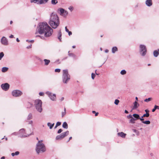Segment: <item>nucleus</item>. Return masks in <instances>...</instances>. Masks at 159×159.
Wrapping results in <instances>:
<instances>
[{"instance_id": "nucleus-1", "label": "nucleus", "mask_w": 159, "mask_h": 159, "mask_svg": "<svg viewBox=\"0 0 159 159\" xmlns=\"http://www.w3.org/2000/svg\"><path fill=\"white\" fill-rule=\"evenodd\" d=\"M37 30L39 34H44V36L46 37L50 36L53 32L52 29L46 22L39 23L37 28Z\"/></svg>"}, {"instance_id": "nucleus-2", "label": "nucleus", "mask_w": 159, "mask_h": 159, "mask_svg": "<svg viewBox=\"0 0 159 159\" xmlns=\"http://www.w3.org/2000/svg\"><path fill=\"white\" fill-rule=\"evenodd\" d=\"M48 23L52 28L55 29L57 28L59 25L60 21L57 14L53 13H51Z\"/></svg>"}, {"instance_id": "nucleus-3", "label": "nucleus", "mask_w": 159, "mask_h": 159, "mask_svg": "<svg viewBox=\"0 0 159 159\" xmlns=\"http://www.w3.org/2000/svg\"><path fill=\"white\" fill-rule=\"evenodd\" d=\"M42 140L39 141L36 144V151L38 154L41 152H43L46 150L45 145L42 143Z\"/></svg>"}, {"instance_id": "nucleus-4", "label": "nucleus", "mask_w": 159, "mask_h": 159, "mask_svg": "<svg viewBox=\"0 0 159 159\" xmlns=\"http://www.w3.org/2000/svg\"><path fill=\"white\" fill-rule=\"evenodd\" d=\"M70 75L68 73V70H63L62 80L63 83L67 84L70 79Z\"/></svg>"}, {"instance_id": "nucleus-5", "label": "nucleus", "mask_w": 159, "mask_h": 159, "mask_svg": "<svg viewBox=\"0 0 159 159\" xmlns=\"http://www.w3.org/2000/svg\"><path fill=\"white\" fill-rule=\"evenodd\" d=\"M34 106L37 110L39 112H41L43 110L42 101L40 99L36 100L34 101Z\"/></svg>"}, {"instance_id": "nucleus-6", "label": "nucleus", "mask_w": 159, "mask_h": 159, "mask_svg": "<svg viewBox=\"0 0 159 159\" xmlns=\"http://www.w3.org/2000/svg\"><path fill=\"white\" fill-rule=\"evenodd\" d=\"M139 52L141 55L143 56H145L147 52V48L146 46L143 44L139 46Z\"/></svg>"}, {"instance_id": "nucleus-7", "label": "nucleus", "mask_w": 159, "mask_h": 159, "mask_svg": "<svg viewBox=\"0 0 159 159\" xmlns=\"http://www.w3.org/2000/svg\"><path fill=\"white\" fill-rule=\"evenodd\" d=\"M69 132L67 131L66 132L62 133L61 134L57 135L56 138L57 140H60L62 139L69 134Z\"/></svg>"}, {"instance_id": "nucleus-8", "label": "nucleus", "mask_w": 159, "mask_h": 159, "mask_svg": "<svg viewBox=\"0 0 159 159\" xmlns=\"http://www.w3.org/2000/svg\"><path fill=\"white\" fill-rule=\"evenodd\" d=\"M45 93L48 95L51 100L52 101L56 100V97L55 94L52 93L51 92L49 91H47Z\"/></svg>"}, {"instance_id": "nucleus-9", "label": "nucleus", "mask_w": 159, "mask_h": 159, "mask_svg": "<svg viewBox=\"0 0 159 159\" xmlns=\"http://www.w3.org/2000/svg\"><path fill=\"white\" fill-rule=\"evenodd\" d=\"M11 94L13 96L17 97L20 96L22 93V92L19 90H15L12 92Z\"/></svg>"}, {"instance_id": "nucleus-10", "label": "nucleus", "mask_w": 159, "mask_h": 159, "mask_svg": "<svg viewBox=\"0 0 159 159\" xmlns=\"http://www.w3.org/2000/svg\"><path fill=\"white\" fill-rule=\"evenodd\" d=\"M25 134V130L24 129L22 128L20 129L19 132V137L20 138H25L29 136L31 134L28 135H25L24 134Z\"/></svg>"}, {"instance_id": "nucleus-11", "label": "nucleus", "mask_w": 159, "mask_h": 159, "mask_svg": "<svg viewBox=\"0 0 159 159\" xmlns=\"http://www.w3.org/2000/svg\"><path fill=\"white\" fill-rule=\"evenodd\" d=\"M1 87L3 90L7 91L9 89L10 85L8 83H5L2 84L1 85Z\"/></svg>"}, {"instance_id": "nucleus-12", "label": "nucleus", "mask_w": 159, "mask_h": 159, "mask_svg": "<svg viewBox=\"0 0 159 159\" xmlns=\"http://www.w3.org/2000/svg\"><path fill=\"white\" fill-rule=\"evenodd\" d=\"M1 42L2 44L4 45H8V41L7 39L4 36L2 37L1 38Z\"/></svg>"}, {"instance_id": "nucleus-13", "label": "nucleus", "mask_w": 159, "mask_h": 159, "mask_svg": "<svg viewBox=\"0 0 159 159\" xmlns=\"http://www.w3.org/2000/svg\"><path fill=\"white\" fill-rule=\"evenodd\" d=\"M146 5L148 7H150L152 5V0H146L145 2Z\"/></svg>"}, {"instance_id": "nucleus-14", "label": "nucleus", "mask_w": 159, "mask_h": 159, "mask_svg": "<svg viewBox=\"0 0 159 159\" xmlns=\"http://www.w3.org/2000/svg\"><path fill=\"white\" fill-rule=\"evenodd\" d=\"M134 106L132 109V110L136 109L139 106L136 101L134 102Z\"/></svg>"}, {"instance_id": "nucleus-15", "label": "nucleus", "mask_w": 159, "mask_h": 159, "mask_svg": "<svg viewBox=\"0 0 159 159\" xmlns=\"http://www.w3.org/2000/svg\"><path fill=\"white\" fill-rule=\"evenodd\" d=\"M118 136L121 137L122 138H125L126 135V134L123 132H119L117 134Z\"/></svg>"}, {"instance_id": "nucleus-16", "label": "nucleus", "mask_w": 159, "mask_h": 159, "mask_svg": "<svg viewBox=\"0 0 159 159\" xmlns=\"http://www.w3.org/2000/svg\"><path fill=\"white\" fill-rule=\"evenodd\" d=\"M153 55L155 57H157L159 55V49L154 50L153 53Z\"/></svg>"}, {"instance_id": "nucleus-17", "label": "nucleus", "mask_w": 159, "mask_h": 159, "mask_svg": "<svg viewBox=\"0 0 159 159\" xmlns=\"http://www.w3.org/2000/svg\"><path fill=\"white\" fill-rule=\"evenodd\" d=\"M61 30H60L58 34V39H59L60 42L61 41Z\"/></svg>"}, {"instance_id": "nucleus-18", "label": "nucleus", "mask_w": 159, "mask_h": 159, "mask_svg": "<svg viewBox=\"0 0 159 159\" xmlns=\"http://www.w3.org/2000/svg\"><path fill=\"white\" fill-rule=\"evenodd\" d=\"M133 116L134 118L135 119H136V120L140 119V116L139 114H134L133 115Z\"/></svg>"}, {"instance_id": "nucleus-19", "label": "nucleus", "mask_w": 159, "mask_h": 159, "mask_svg": "<svg viewBox=\"0 0 159 159\" xmlns=\"http://www.w3.org/2000/svg\"><path fill=\"white\" fill-rule=\"evenodd\" d=\"M33 106V104L30 102H28L26 104V107L27 108H31Z\"/></svg>"}, {"instance_id": "nucleus-20", "label": "nucleus", "mask_w": 159, "mask_h": 159, "mask_svg": "<svg viewBox=\"0 0 159 159\" xmlns=\"http://www.w3.org/2000/svg\"><path fill=\"white\" fill-rule=\"evenodd\" d=\"M54 125V123H53L52 124H51L50 122H48L47 123V125L49 127V129H51L52 128Z\"/></svg>"}, {"instance_id": "nucleus-21", "label": "nucleus", "mask_w": 159, "mask_h": 159, "mask_svg": "<svg viewBox=\"0 0 159 159\" xmlns=\"http://www.w3.org/2000/svg\"><path fill=\"white\" fill-rule=\"evenodd\" d=\"M62 126L64 128L66 129H67L68 127V124L66 122H63Z\"/></svg>"}, {"instance_id": "nucleus-22", "label": "nucleus", "mask_w": 159, "mask_h": 159, "mask_svg": "<svg viewBox=\"0 0 159 159\" xmlns=\"http://www.w3.org/2000/svg\"><path fill=\"white\" fill-rule=\"evenodd\" d=\"M43 61L45 62V64H44L45 65H46V66L48 65L50 62V60L47 59H44L43 60Z\"/></svg>"}, {"instance_id": "nucleus-23", "label": "nucleus", "mask_w": 159, "mask_h": 159, "mask_svg": "<svg viewBox=\"0 0 159 159\" xmlns=\"http://www.w3.org/2000/svg\"><path fill=\"white\" fill-rule=\"evenodd\" d=\"M117 51V48L116 46L113 47L112 48V52L113 53H114L116 52Z\"/></svg>"}, {"instance_id": "nucleus-24", "label": "nucleus", "mask_w": 159, "mask_h": 159, "mask_svg": "<svg viewBox=\"0 0 159 159\" xmlns=\"http://www.w3.org/2000/svg\"><path fill=\"white\" fill-rule=\"evenodd\" d=\"M48 0H39V4H42L47 2Z\"/></svg>"}, {"instance_id": "nucleus-25", "label": "nucleus", "mask_w": 159, "mask_h": 159, "mask_svg": "<svg viewBox=\"0 0 159 159\" xmlns=\"http://www.w3.org/2000/svg\"><path fill=\"white\" fill-rule=\"evenodd\" d=\"M8 70V68L7 67H4L2 68V72H5Z\"/></svg>"}, {"instance_id": "nucleus-26", "label": "nucleus", "mask_w": 159, "mask_h": 159, "mask_svg": "<svg viewBox=\"0 0 159 159\" xmlns=\"http://www.w3.org/2000/svg\"><path fill=\"white\" fill-rule=\"evenodd\" d=\"M30 2L39 4V0H30Z\"/></svg>"}, {"instance_id": "nucleus-27", "label": "nucleus", "mask_w": 159, "mask_h": 159, "mask_svg": "<svg viewBox=\"0 0 159 159\" xmlns=\"http://www.w3.org/2000/svg\"><path fill=\"white\" fill-rule=\"evenodd\" d=\"M65 31L66 32L68 33V34L69 36L71 35L72 34L71 32L69 30L67 29L66 26L65 27Z\"/></svg>"}, {"instance_id": "nucleus-28", "label": "nucleus", "mask_w": 159, "mask_h": 159, "mask_svg": "<svg viewBox=\"0 0 159 159\" xmlns=\"http://www.w3.org/2000/svg\"><path fill=\"white\" fill-rule=\"evenodd\" d=\"M136 120V119H135L133 117H132L129 120V123L134 124L135 123V120Z\"/></svg>"}, {"instance_id": "nucleus-29", "label": "nucleus", "mask_w": 159, "mask_h": 159, "mask_svg": "<svg viewBox=\"0 0 159 159\" xmlns=\"http://www.w3.org/2000/svg\"><path fill=\"white\" fill-rule=\"evenodd\" d=\"M20 152L18 151L16 152H15L12 153L11 155L12 157H14L15 155H18L19 154Z\"/></svg>"}, {"instance_id": "nucleus-30", "label": "nucleus", "mask_w": 159, "mask_h": 159, "mask_svg": "<svg viewBox=\"0 0 159 159\" xmlns=\"http://www.w3.org/2000/svg\"><path fill=\"white\" fill-rule=\"evenodd\" d=\"M32 118V115L31 113H30L28 115V116L27 119V120H29L30 119H31Z\"/></svg>"}, {"instance_id": "nucleus-31", "label": "nucleus", "mask_w": 159, "mask_h": 159, "mask_svg": "<svg viewBox=\"0 0 159 159\" xmlns=\"http://www.w3.org/2000/svg\"><path fill=\"white\" fill-rule=\"evenodd\" d=\"M66 114V109L65 107L64 108V111L62 112L61 113V116L62 117H63Z\"/></svg>"}, {"instance_id": "nucleus-32", "label": "nucleus", "mask_w": 159, "mask_h": 159, "mask_svg": "<svg viewBox=\"0 0 159 159\" xmlns=\"http://www.w3.org/2000/svg\"><path fill=\"white\" fill-rule=\"evenodd\" d=\"M142 122L145 124L149 125L150 123V121L149 120H146L145 121H142Z\"/></svg>"}, {"instance_id": "nucleus-33", "label": "nucleus", "mask_w": 159, "mask_h": 159, "mask_svg": "<svg viewBox=\"0 0 159 159\" xmlns=\"http://www.w3.org/2000/svg\"><path fill=\"white\" fill-rule=\"evenodd\" d=\"M60 15H62V14L64 13L65 10L64 9L61 8L60 9Z\"/></svg>"}, {"instance_id": "nucleus-34", "label": "nucleus", "mask_w": 159, "mask_h": 159, "mask_svg": "<svg viewBox=\"0 0 159 159\" xmlns=\"http://www.w3.org/2000/svg\"><path fill=\"white\" fill-rule=\"evenodd\" d=\"M126 73V71L125 70H123L120 71V73L122 75H124Z\"/></svg>"}, {"instance_id": "nucleus-35", "label": "nucleus", "mask_w": 159, "mask_h": 159, "mask_svg": "<svg viewBox=\"0 0 159 159\" xmlns=\"http://www.w3.org/2000/svg\"><path fill=\"white\" fill-rule=\"evenodd\" d=\"M70 51L68 52V55L70 57H74V58L75 57V55H74V54L72 53H69Z\"/></svg>"}, {"instance_id": "nucleus-36", "label": "nucleus", "mask_w": 159, "mask_h": 159, "mask_svg": "<svg viewBox=\"0 0 159 159\" xmlns=\"http://www.w3.org/2000/svg\"><path fill=\"white\" fill-rule=\"evenodd\" d=\"M58 2L57 0H52L51 3L52 4L55 5Z\"/></svg>"}, {"instance_id": "nucleus-37", "label": "nucleus", "mask_w": 159, "mask_h": 159, "mask_svg": "<svg viewBox=\"0 0 159 159\" xmlns=\"http://www.w3.org/2000/svg\"><path fill=\"white\" fill-rule=\"evenodd\" d=\"M26 121L28 123V124L31 125L32 126L33 123V121L32 120H26Z\"/></svg>"}, {"instance_id": "nucleus-38", "label": "nucleus", "mask_w": 159, "mask_h": 159, "mask_svg": "<svg viewBox=\"0 0 159 159\" xmlns=\"http://www.w3.org/2000/svg\"><path fill=\"white\" fill-rule=\"evenodd\" d=\"M152 98H146L144 100V101L146 102H148L151 100Z\"/></svg>"}, {"instance_id": "nucleus-39", "label": "nucleus", "mask_w": 159, "mask_h": 159, "mask_svg": "<svg viewBox=\"0 0 159 159\" xmlns=\"http://www.w3.org/2000/svg\"><path fill=\"white\" fill-rule=\"evenodd\" d=\"M158 108H159V107L158 106L155 105L154 106V108L152 109V111L153 112H154Z\"/></svg>"}, {"instance_id": "nucleus-40", "label": "nucleus", "mask_w": 159, "mask_h": 159, "mask_svg": "<svg viewBox=\"0 0 159 159\" xmlns=\"http://www.w3.org/2000/svg\"><path fill=\"white\" fill-rule=\"evenodd\" d=\"M132 130L137 135H139V131L138 130L134 129H133Z\"/></svg>"}, {"instance_id": "nucleus-41", "label": "nucleus", "mask_w": 159, "mask_h": 159, "mask_svg": "<svg viewBox=\"0 0 159 159\" xmlns=\"http://www.w3.org/2000/svg\"><path fill=\"white\" fill-rule=\"evenodd\" d=\"M4 56V54L3 52H1L0 53V60Z\"/></svg>"}, {"instance_id": "nucleus-42", "label": "nucleus", "mask_w": 159, "mask_h": 159, "mask_svg": "<svg viewBox=\"0 0 159 159\" xmlns=\"http://www.w3.org/2000/svg\"><path fill=\"white\" fill-rule=\"evenodd\" d=\"M149 116V113H147L145 114H143V115L142 116V117L143 118L144 117H148Z\"/></svg>"}, {"instance_id": "nucleus-43", "label": "nucleus", "mask_w": 159, "mask_h": 159, "mask_svg": "<svg viewBox=\"0 0 159 159\" xmlns=\"http://www.w3.org/2000/svg\"><path fill=\"white\" fill-rule=\"evenodd\" d=\"M119 102V101L118 99H116L115 100L114 103L116 105H117Z\"/></svg>"}, {"instance_id": "nucleus-44", "label": "nucleus", "mask_w": 159, "mask_h": 159, "mask_svg": "<svg viewBox=\"0 0 159 159\" xmlns=\"http://www.w3.org/2000/svg\"><path fill=\"white\" fill-rule=\"evenodd\" d=\"M63 14L64 16L66 17V16L67 15V14H68V12L67 11H65L64 13Z\"/></svg>"}, {"instance_id": "nucleus-45", "label": "nucleus", "mask_w": 159, "mask_h": 159, "mask_svg": "<svg viewBox=\"0 0 159 159\" xmlns=\"http://www.w3.org/2000/svg\"><path fill=\"white\" fill-rule=\"evenodd\" d=\"M95 77V74L92 73L91 74V77L92 79L94 80Z\"/></svg>"}, {"instance_id": "nucleus-46", "label": "nucleus", "mask_w": 159, "mask_h": 159, "mask_svg": "<svg viewBox=\"0 0 159 159\" xmlns=\"http://www.w3.org/2000/svg\"><path fill=\"white\" fill-rule=\"evenodd\" d=\"M61 71V69H56L55 70V72H59Z\"/></svg>"}, {"instance_id": "nucleus-47", "label": "nucleus", "mask_w": 159, "mask_h": 159, "mask_svg": "<svg viewBox=\"0 0 159 159\" xmlns=\"http://www.w3.org/2000/svg\"><path fill=\"white\" fill-rule=\"evenodd\" d=\"M92 113H95V116H97L98 115V112H96L95 111H92Z\"/></svg>"}, {"instance_id": "nucleus-48", "label": "nucleus", "mask_w": 159, "mask_h": 159, "mask_svg": "<svg viewBox=\"0 0 159 159\" xmlns=\"http://www.w3.org/2000/svg\"><path fill=\"white\" fill-rule=\"evenodd\" d=\"M61 122L58 121L57 122L56 125H57V126H58L61 125Z\"/></svg>"}, {"instance_id": "nucleus-49", "label": "nucleus", "mask_w": 159, "mask_h": 159, "mask_svg": "<svg viewBox=\"0 0 159 159\" xmlns=\"http://www.w3.org/2000/svg\"><path fill=\"white\" fill-rule=\"evenodd\" d=\"M132 116L133 115H129L127 116V117L128 119L131 118L132 117H133Z\"/></svg>"}, {"instance_id": "nucleus-50", "label": "nucleus", "mask_w": 159, "mask_h": 159, "mask_svg": "<svg viewBox=\"0 0 159 159\" xmlns=\"http://www.w3.org/2000/svg\"><path fill=\"white\" fill-rule=\"evenodd\" d=\"M62 131V130L61 129H60L58 130V131H57V133L60 134L61 132Z\"/></svg>"}, {"instance_id": "nucleus-51", "label": "nucleus", "mask_w": 159, "mask_h": 159, "mask_svg": "<svg viewBox=\"0 0 159 159\" xmlns=\"http://www.w3.org/2000/svg\"><path fill=\"white\" fill-rule=\"evenodd\" d=\"M18 134H19V132L18 133V132H14L11 134L12 135H16Z\"/></svg>"}, {"instance_id": "nucleus-52", "label": "nucleus", "mask_w": 159, "mask_h": 159, "mask_svg": "<svg viewBox=\"0 0 159 159\" xmlns=\"http://www.w3.org/2000/svg\"><path fill=\"white\" fill-rule=\"evenodd\" d=\"M26 41L28 42H31V43H33L34 41V40H26Z\"/></svg>"}, {"instance_id": "nucleus-53", "label": "nucleus", "mask_w": 159, "mask_h": 159, "mask_svg": "<svg viewBox=\"0 0 159 159\" xmlns=\"http://www.w3.org/2000/svg\"><path fill=\"white\" fill-rule=\"evenodd\" d=\"M31 47H32V45L30 44V45H29V46H27L26 47V48L27 49H29V48H31Z\"/></svg>"}, {"instance_id": "nucleus-54", "label": "nucleus", "mask_w": 159, "mask_h": 159, "mask_svg": "<svg viewBox=\"0 0 159 159\" xmlns=\"http://www.w3.org/2000/svg\"><path fill=\"white\" fill-rule=\"evenodd\" d=\"M69 9L70 10V11H71L73 10V7H69Z\"/></svg>"}, {"instance_id": "nucleus-55", "label": "nucleus", "mask_w": 159, "mask_h": 159, "mask_svg": "<svg viewBox=\"0 0 159 159\" xmlns=\"http://www.w3.org/2000/svg\"><path fill=\"white\" fill-rule=\"evenodd\" d=\"M39 94L40 96H43L44 95V93L43 92H40Z\"/></svg>"}, {"instance_id": "nucleus-56", "label": "nucleus", "mask_w": 159, "mask_h": 159, "mask_svg": "<svg viewBox=\"0 0 159 159\" xmlns=\"http://www.w3.org/2000/svg\"><path fill=\"white\" fill-rule=\"evenodd\" d=\"M145 111L146 112V113H149V111L148 110L146 109L145 110Z\"/></svg>"}, {"instance_id": "nucleus-57", "label": "nucleus", "mask_w": 159, "mask_h": 159, "mask_svg": "<svg viewBox=\"0 0 159 159\" xmlns=\"http://www.w3.org/2000/svg\"><path fill=\"white\" fill-rule=\"evenodd\" d=\"M39 37L40 38H41V39H42L43 38V39L44 38V37H43L42 36H40V35L36 36V37Z\"/></svg>"}, {"instance_id": "nucleus-58", "label": "nucleus", "mask_w": 159, "mask_h": 159, "mask_svg": "<svg viewBox=\"0 0 159 159\" xmlns=\"http://www.w3.org/2000/svg\"><path fill=\"white\" fill-rule=\"evenodd\" d=\"M139 119L140 120L142 121H144L143 120H144V119L143 118H142L141 117V118H140V119Z\"/></svg>"}, {"instance_id": "nucleus-59", "label": "nucleus", "mask_w": 159, "mask_h": 159, "mask_svg": "<svg viewBox=\"0 0 159 159\" xmlns=\"http://www.w3.org/2000/svg\"><path fill=\"white\" fill-rule=\"evenodd\" d=\"M13 37H14L13 35H11V34L9 36V38H13Z\"/></svg>"}, {"instance_id": "nucleus-60", "label": "nucleus", "mask_w": 159, "mask_h": 159, "mask_svg": "<svg viewBox=\"0 0 159 159\" xmlns=\"http://www.w3.org/2000/svg\"><path fill=\"white\" fill-rule=\"evenodd\" d=\"M64 99V98L62 97L60 99V100L61 101H63Z\"/></svg>"}, {"instance_id": "nucleus-61", "label": "nucleus", "mask_w": 159, "mask_h": 159, "mask_svg": "<svg viewBox=\"0 0 159 159\" xmlns=\"http://www.w3.org/2000/svg\"><path fill=\"white\" fill-rule=\"evenodd\" d=\"M109 52V50L108 49H106L105 50V52L106 53H108Z\"/></svg>"}, {"instance_id": "nucleus-62", "label": "nucleus", "mask_w": 159, "mask_h": 159, "mask_svg": "<svg viewBox=\"0 0 159 159\" xmlns=\"http://www.w3.org/2000/svg\"><path fill=\"white\" fill-rule=\"evenodd\" d=\"M125 113H126V114H127V113H129V112L128 111H127L126 110H125Z\"/></svg>"}, {"instance_id": "nucleus-63", "label": "nucleus", "mask_w": 159, "mask_h": 159, "mask_svg": "<svg viewBox=\"0 0 159 159\" xmlns=\"http://www.w3.org/2000/svg\"><path fill=\"white\" fill-rule=\"evenodd\" d=\"M16 40L17 42H20V40L18 38H16Z\"/></svg>"}, {"instance_id": "nucleus-64", "label": "nucleus", "mask_w": 159, "mask_h": 159, "mask_svg": "<svg viewBox=\"0 0 159 159\" xmlns=\"http://www.w3.org/2000/svg\"><path fill=\"white\" fill-rule=\"evenodd\" d=\"M5 157H1V159H5Z\"/></svg>"}]
</instances>
